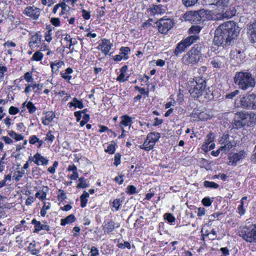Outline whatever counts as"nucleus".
Instances as JSON below:
<instances>
[{"label": "nucleus", "mask_w": 256, "mask_h": 256, "mask_svg": "<svg viewBox=\"0 0 256 256\" xmlns=\"http://www.w3.org/2000/svg\"><path fill=\"white\" fill-rule=\"evenodd\" d=\"M239 27L232 21L220 24L216 30L214 42L215 45L222 46L230 44L238 36Z\"/></svg>", "instance_id": "obj_1"}, {"label": "nucleus", "mask_w": 256, "mask_h": 256, "mask_svg": "<svg viewBox=\"0 0 256 256\" xmlns=\"http://www.w3.org/2000/svg\"><path fill=\"white\" fill-rule=\"evenodd\" d=\"M204 47L200 44H195L190 50L184 54L182 58V62L188 66H194L197 64L202 58V52Z\"/></svg>", "instance_id": "obj_2"}, {"label": "nucleus", "mask_w": 256, "mask_h": 256, "mask_svg": "<svg viewBox=\"0 0 256 256\" xmlns=\"http://www.w3.org/2000/svg\"><path fill=\"white\" fill-rule=\"evenodd\" d=\"M234 81L238 88L242 90H247L254 88L256 84L254 79L250 73L246 72H237Z\"/></svg>", "instance_id": "obj_3"}, {"label": "nucleus", "mask_w": 256, "mask_h": 256, "mask_svg": "<svg viewBox=\"0 0 256 256\" xmlns=\"http://www.w3.org/2000/svg\"><path fill=\"white\" fill-rule=\"evenodd\" d=\"M254 114H249L246 112H237L234 118V124L237 127H252L256 122Z\"/></svg>", "instance_id": "obj_4"}, {"label": "nucleus", "mask_w": 256, "mask_h": 256, "mask_svg": "<svg viewBox=\"0 0 256 256\" xmlns=\"http://www.w3.org/2000/svg\"><path fill=\"white\" fill-rule=\"evenodd\" d=\"M191 84L189 92L194 98H198L202 96L206 86V82L204 79L196 78V80L190 82Z\"/></svg>", "instance_id": "obj_5"}, {"label": "nucleus", "mask_w": 256, "mask_h": 256, "mask_svg": "<svg viewBox=\"0 0 256 256\" xmlns=\"http://www.w3.org/2000/svg\"><path fill=\"white\" fill-rule=\"evenodd\" d=\"M246 242L250 243L256 242V226L253 225L251 228H246L240 234Z\"/></svg>", "instance_id": "obj_6"}, {"label": "nucleus", "mask_w": 256, "mask_h": 256, "mask_svg": "<svg viewBox=\"0 0 256 256\" xmlns=\"http://www.w3.org/2000/svg\"><path fill=\"white\" fill-rule=\"evenodd\" d=\"M174 22L170 18L160 19L157 23L158 30L162 34H166L173 26Z\"/></svg>", "instance_id": "obj_7"}, {"label": "nucleus", "mask_w": 256, "mask_h": 256, "mask_svg": "<svg viewBox=\"0 0 256 256\" xmlns=\"http://www.w3.org/2000/svg\"><path fill=\"white\" fill-rule=\"evenodd\" d=\"M254 94H247L240 100V105L242 108H252L253 110V104L254 100Z\"/></svg>", "instance_id": "obj_8"}, {"label": "nucleus", "mask_w": 256, "mask_h": 256, "mask_svg": "<svg viewBox=\"0 0 256 256\" xmlns=\"http://www.w3.org/2000/svg\"><path fill=\"white\" fill-rule=\"evenodd\" d=\"M203 12L202 10L190 11L184 14V18L186 20L192 22L198 23L202 20V14Z\"/></svg>", "instance_id": "obj_9"}, {"label": "nucleus", "mask_w": 256, "mask_h": 256, "mask_svg": "<svg viewBox=\"0 0 256 256\" xmlns=\"http://www.w3.org/2000/svg\"><path fill=\"white\" fill-rule=\"evenodd\" d=\"M40 12V9L34 6L27 7L24 10V13L26 16L34 20H37L39 18Z\"/></svg>", "instance_id": "obj_10"}, {"label": "nucleus", "mask_w": 256, "mask_h": 256, "mask_svg": "<svg viewBox=\"0 0 256 256\" xmlns=\"http://www.w3.org/2000/svg\"><path fill=\"white\" fill-rule=\"evenodd\" d=\"M29 160L34 162L38 166H46L48 163V160L38 152L30 158Z\"/></svg>", "instance_id": "obj_11"}, {"label": "nucleus", "mask_w": 256, "mask_h": 256, "mask_svg": "<svg viewBox=\"0 0 256 256\" xmlns=\"http://www.w3.org/2000/svg\"><path fill=\"white\" fill-rule=\"evenodd\" d=\"M245 157V152L244 151H240L238 153H234L229 156V164L236 166L237 162Z\"/></svg>", "instance_id": "obj_12"}, {"label": "nucleus", "mask_w": 256, "mask_h": 256, "mask_svg": "<svg viewBox=\"0 0 256 256\" xmlns=\"http://www.w3.org/2000/svg\"><path fill=\"white\" fill-rule=\"evenodd\" d=\"M112 46V44L110 40H102V42L99 44L98 48L102 53L105 54H108Z\"/></svg>", "instance_id": "obj_13"}, {"label": "nucleus", "mask_w": 256, "mask_h": 256, "mask_svg": "<svg viewBox=\"0 0 256 256\" xmlns=\"http://www.w3.org/2000/svg\"><path fill=\"white\" fill-rule=\"evenodd\" d=\"M210 5L217 6L220 10H222L229 4V0H209Z\"/></svg>", "instance_id": "obj_14"}, {"label": "nucleus", "mask_w": 256, "mask_h": 256, "mask_svg": "<svg viewBox=\"0 0 256 256\" xmlns=\"http://www.w3.org/2000/svg\"><path fill=\"white\" fill-rule=\"evenodd\" d=\"M225 61L223 56H217L210 59V63L214 68H220Z\"/></svg>", "instance_id": "obj_15"}, {"label": "nucleus", "mask_w": 256, "mask_h": 256, "mask_svg": "<svg viewBox=\"0 0 256 256\" xmlns=\"http://www.w3.org/2000/svg\"><path fill=\"white\" fill-rule=\"evenodd\" d=\"M32 224L34 225L35 229L34 231V232H38L40 230H46L48 231L50 230V226L46 224H42L40 222L37 221L36 219H33L32 221Z\"/></svg>", "instance_id": "obj_16"}, {"label": "nucleus", "mask_w": 256, "mask_h": 256, "mask_svg": "<svg viewBox=\"0 0 256 256\" xmlns=\"http://www.w3.org/2000/svg\"><path fill=\"white\" fill-rule=\"evenodd\" d=\"M50 66L52 72L57 74L60 71V68L64 66V62L61 60H55L51 62Z\"/></svg>", "instance_id": "obj_17"}, {"label": "nucleus", "mask_w": 256, "mask_h": 256, "mask_svg": "<svg viewBox=\"0 0 256 256\" xmlns=\"http://www.w3.org/2000/svg\"><path fill=\"white\" fill-rule=\"evenodd\" d=\"M55 117L56 114L54 112L52 111L48 112L45 114L44 116L42 117V123L46 126H48L52 122Z\"/></svg>", "instance_id": "obj_18"}, {"label": "nucleus", "mask_w": 256, "mask_h": 256, "mask_svg": "<svg viewBox=\"0 0 256 256\" xmlns=\"http://www.w3.org/2000/svg\"><path fill=\"white\" fill-rule=\"evenodd\" d=\"M115 228V223L112 220H106L103 225V230L104 233H110Z\"/></svg>", "instance_id": "obj_19"}, {"label": "nucleus", "mask_w": 256, "mask_h": 256, "mask_svg": "<svg viewBox=\"0 0 256 256\" xmlns=\"http://www.w3.org/2000/svg\"><path fill=\"white\" fill-rule=\"evenodd\" d=\"M160 134L158 132H150L146 136L147 140H148L154 146L158 140L160 138Z\"/></svg>", "instance_id": "obj_20"}, {"label": "nucleus", "mask_w": 256, "mask_h": 256, "mask_svg": "<svg viewBox=\"0 0 256 256\" xmlns=\"http://www.w3.org/2000/svg\"><path fill=\"white\" fill-rule=\"evenodd\" d=\"M151 12L154 15L162 14L166 12V8L165 6L161 4L154 6L151 8Z\"/></svg>", "instance_id": "obj_21"}, {"label": "nucleus", "mask_w": 256, "mask_h": 256, "mask_svg": "<svg viewBox=\"0 0 256 256\" xmlns=\"http://www.w3.org/2000/svg\"><path fill=\"white\" fill-rule=\"evenodd\" d=\"M198 36L197 35L194 34L186 38V39L182 40V42L187 48L190 46L192 44L194 43L198 39Z\"/></svg>", "instance_id": "obj_22"}, {"label": "nucleus", "mask_w": 256, "mask_h": 256, "mask_svg": "<svg viewBox=\"0 0 256 256\" xmlns=\"http://www.w3.org/2000/svg\"><path fill=\"white\" fill-rule=\"evenodd\" d=\"M70 7L67 5L65 2H62V6L60 8V12H59V15L63 16L64 18H68V13L70 11Z\"/></svg>", "instance_id": "obj_23"}, {"label": "nucleus", "mask_w": 256, "mask_h": 256, "mask_svg": "<svg viewBox=\"0 0 256 256\" xmlns=\"http://www.w3.org/2000/svg\"><path fill=\"white\" fill-rule=\"evenodd\" d=\"M132 123V118L128 116H123L121 117L120 125L122 126H131Z\"/></svg>", "instance_id": "obj_24"}, {"label": "nucleus", "mask_w": 256, "mask_h": 256, "mask_svg": "<svg viewBox=\"0 0 256 256\" xmlns=\"http://www.w3.org/2000/svg\"><path fill=\"white\" fill-rule=\"evenodd\" d=\"M128 66H124L120 68V74L116 78V80L118 81L124 82L128 80V76H127L126 78H124Z\"/></svg>", "instance_id": "obj_25"}, {"label": "nucleus", "mask_w": 256, "mask_h": 256, "mask_svg": "<svg viewBox=\"0 0 256 256\" xmlns=\"http://www.w3.org/2000/svg\"><path fill=\"white\" fill-rule=\"evenodd\" d=\"M41 39L40 36L36 34L32 36L29 44L30 47H34L35 45L38 46L40 43Z\"/></svg>", "instance_id": "obj_26"}, {"label": "nucleus", "mask_w": 256, "mask_h": 256, "mask_svg": "<svg viewBox=\"0 0 256 256\" xmlns=\"http://www.w3.org/2000/svg\"><path fill=\"white\" fill-rule=\"evenodd\" d=\"M76 220V218L73 214H71L65 218H62L60 220V224L62 226H66V224H71Z\"/></svg>", "instance_id": "obj_27"}, {"label": "nucleus", "mask_w": 256, "mask_h": 256, "mask_svg": "<svg viewBox=\"0 0 256 256\" xmlns=\"http://www.w3.org/2000/svg\"><path fill=\"white\" fill-rule=\"evenodd\" d=\"M86 110V109H85L82 112H75L74 115L77 118V119L79 120V117H82V120L85 121V122H87L90 118V116L85 113V111Z\"/></svg>", "instance_id": "obj_28"}, {"label": "nucleus", "mask_w": 256, "mask_h": 256, "mask_svg": "<svg viewBox=\"0 0 256 256\" xmlns=\"http://www.w3.org/2000/svg\"><path fill=\"white\" fill-rule=\"evenodd\" d=\"M186 48L181 41L178 44L176 47V48L174 54L176 56H178L179 54L184 52Z\"/></svg>", "instance_id": "obj_29"}, {"label": "nucleus", "mask_w": 256, "mask_h": 256, "mask_svg": "<svg viewBox=\"0 0 256 256\" xmlns=\"http://www.w3.org/2000/svg\"><path fill=\"white\" fill-rule=\"evenodd\" d=\"M70 107L74 106L75 108H84V104L82 100H78L77 98H74L72 102L69 103Z\"/></svg>", "instance_id": "obj_30"}, {"label": "nucleus", "mask_w": 256, "mask_h": 256, "mask_svg": "<svg viewBox=\"0 0 256 256\" xmlns=\"http://www.w3.org/2000/svg\"><path fill=\"white\" fill-rule=\"evenodd\" d=\"M150 142L148 140H147V138L144 140V144L140 146V148L142 150H144L146 151H149L152 150L154 146L150 143Z\"/></svg>", "instance_id": "obj_31"}, {"label": "nucleus", "mask_w": 256, "mask_h": 256, "mask_svg": "<svg viewBox=\"0 0 256 256\" xmlns=\"http://www.w3.org/2000/svg\"><path fill=\"white\" fill-rule=\"evenodd\" d=\"M73 72V70L70 68H68L66 70L65 72H62L61 76L66 80H70L72 76L70 75Z\"/></svg>", "instance_id": "obj_32"}, {"label": "nucleus", "mask_w": 256, "mask_h": 256, "mask_svg": "<svg viewBox=\"0 0 256 256\" xmlns=\"http://www.w3.org/2000/svg\"><path fill=\"white\" fill-rule=\"evenodd\" d=\"M79 183L77 185V188H84L89 186L87 184L86 180L84 177H81L78 178Z\"/></svg>", "instance_id": "obj_33"}, {"label": "nucleus", "mask_w": 256, "mask_h": 256, "mask_svg": "<svg viewBox=\"0 0 256 256\" xmlns=\"http://www.w3.org/2000/svg\"><path fill=\"white\" fill-rule=\"evenodd\" d=\"M204 186L206 188L216 189L219 187V185L214 182L204 181Z\"/></svg>", "instance_id": "obj_34"}, {"label": "nucleus", "mask_w": 256, "mask_h": 256, "mask_svg": "<svg viewBox=\"0 0 256 256\" xmlns=\"http://www.w3.org/2000/svg\"><path fill=\"white\" fill-rule=\"evenodd\" d=\"M198 0H182L183 4L186 7H191L197 4Z\"/></svg>", "instance_id": "obj_35"}, {"label": "nucleus", "mask_w": 256, "mask_h": 256, "mask_svg": "<svg viewBox=\"0 0 256 256\" xmlns=\"http://www.w3.org/2000/svg\"><path fill=\"white\" fill-rule=\"evenodd\" d=\"M44 54L40 51L36 52L33 54L32 60L35 61H40L42 59Z\"/></svg>", "instance_id": "obj_36"}, {"label": "nucleus", "mask_w": 256, "mask_h": 256, "mask_svg": "<svg viewBox=\"0 0 256 256\" xmlns=\"http://www.w3.org/2000/svg\"><path fill=\"white\" fill-rule=\"evenodd\" d=\"M120 54L123 56L124 58V60L128 59V57L126 56L129 52H130V49L128 47H122L120 49Z\"/></svg>", "instance_id": "obj_37"}, {"label": "nucleus", "mask_w": 256, "mask_h": 256, "mask_svg": "<svg viewBox=\"0 0 256 256\" xmlns=\"http://www.w3.org/2000/svg\"><path fill=\"white\" fill-rule=\"evenodd\" d=\"M28 250L33 255H36L40 252L39 250L35 248V244L32 243L30 244L28 247Z\"/></svg>", "instance_id": "obj_38"}, {"label": "nucleus", "mask_w": 256, "mask_h": 256, "mask_svg": "<svg viewBox=\"0 0 256 256\" xmlns=\"http://www.w3.org/2000/svg\"><path fill=\"white\" fill-rule=\"evenodd\" d=\"M122 200L119 198L115 199L112 202V206L115 208V210L118 211L119 210L120 206H122Z\"/></svg>", "instance_id": "obj_39"}, {"label": "nucleus", "mask_w": 256, "mask_h": 256, "mask_svg": "<svg viewBox=\"0 0 256 256\" xmlns=\"http://www.w3.org/2000/svg\"><path fill=\"white\" fill-rule=\"evenodd\" d=\"M126 192L130 194H134L137 193L136 188L133 185H130L126 188Z\"/></svg>", "instance_id": "obj_40"}, {"label": "nucleus", "mask_w": 256, "mask_h": 256, "mask_svg": "<svg viewBox=\"0 0 256 256\" xmlns=\"http://www.w3.org/2000/svg\"><path fill=\"white\" fill-rule=\"evenodd\" d=\"M40 86V84H28L24 92L26 93H28L32 90H34L36 88H38Z\"/></svg>", "instance_id": "obj_41"}, {"label": "nucleus", "mask_w": 256, "mask_h": 256, "mask_svg": "<svg viewBox=\"0 0 256 256\" xmlns=\"http://www.w3.org/2000/svg\"><path fill=\"white\" fill-rule=\"evenodd\" d=\"M164 218L166 219L168 222L172 223L176 220L174 216L170 213H166L164 215Z\"/></svg>", "instance_id": "obj_42"}, {"label": "nucleus", "mask_w": 256, "mask_h": 256, "mask_svg": "<svg viewBox=\"0 0 256 256\" xmlns=\"http://www.w3.org/2000/svg\"><path fill=\"white\" fill-rule=\"evenodd\" d=\"M100 254L98 249L95 246H92L88 256H98Z\"/></svg>", "instance_id": "obj_43"}, {"label": "nucleus", "mask_w": 256, "mask_h": 256, "mask_svg": "<svg viewBox=\"0 0 256 256\" xmlns=\"http://www.w3.org/2000/svg\"><path fill=\"white\" fill-rule=\"evenodd\" d=\"M59 194L58 196V200H64L67 198L66 192L64 190H60Z\"/></svg>", "instance_id": "obj_44"}, {"label": "nucleus", "mask_w": 256, "mask_h": 256, "mask_svg": "<svg viewBox=\"0 0 256 256\" xmlns=\"http://www.w3.org/2000/svg\"><path fill=\"white\" fill-rule=\"evenodd\" d=\"M121 154L120 153H116L115 154L114 157V164L116 166H118V165L120 164L121 160Z\"/></svg>", "instance_id": "obj_45"}, {"label": "nucleus", "mask_w": 256, "mask_h": 256, "mask_svg": "<svg viewBox=\"0 0 256 256\" xmlns=\"http://www.w3.org/2000/svg\"><path fill=\"white\" fill-rule=\"evenodd\" d=\"M26 108L30 113H34L36 111V108L34 104L30 102H29L26 104Z\"/></svg>", "instance_id": "obj_46"}, {"label": "nucleus", "mask_w": 256, "mask_h": 256, "mask_svg": "<svg viewBox=\"0 0 256 256\" xmlns=\"http://www.w3.org/2000/svg\"><path fill=\"white\" fill-rule=\"evenodd\" d=\"M116 150V148L114 145L112 144H109L107 148L105 149V152L110 154H113L114 153Z\"/></svg>", "instance_id": "obj_47"}, {"label": "nucleus", "mask_w": 256, "mask_h": 256, "mask_svg": "<svg viewBox=\"0 0 256 256\" xmlns=\"http://www.w3.org/2000/svg\"><path fill=\"white\" fill-rule=\"evenodd\" d=\"M200 30H201L200 27L198 26H192L190 28V32L192 34H194L198 33L200 31Z\"/></svg>", "instance_id": "obj_48"}, {"label": "nucleus", "mask_w": 256, "mask_h": 256, "mask_svg": "<svg viewBox=\"0 0 256 256\" xmlns=\"http://www.w3.org/2000/svg\"><path fill=\"white\" fill-rule=\"evenodd\" d=\"M118 247L122 249H124L126 248L128 250L130 249V244L128 242H124V243H120L118 245Z\"/></svg>", "instance_id": "obj_49"}, {"label": "nucleus", "mask_w": 256, "mask_h": 256, "mask_svg": "<svg viewBox=\"0 0 256 256\" xmlns=\"http://www.w3.org/2000/svg\"><path fill=\"white\" fill-rule=\"evenodd\" d=\"M52 32L51 30H48L45 33V40L48 42H50L52 40Z\"/></svg>", "instance_id": "obj_50"}, {"label": "nucleus", "mask_w": 256, "mask_h": 256, "mask_svg": "<svg viewBox=\"0 0 256 256\" xmlns=\"http://www.w3.org/2000/svg\"><path fill=\"white\" fill-rule=\"evenodd\" d=\"M238 211L240 216H242L245 214L246 210L244 208V202H240V204L238 206Z\"/></svg>", "instance_id": "obj_51"}, {"label": "nucleus", "mask_w": 256, "mask_h": 256, "mask_svg": "<svg viewBox=\"0 0 256 256\" xmlns=\"http://www.w3.org/2000/svg\"><path fill=\"white\" fill-rule=\"evenodd\" d=\"M212 201L211 200L210 198L208 197L204 198L202 200V204L206 206H210L212 204Z\"/></svg>", "instance_id": "obj_52"}, {"label": "nucleus", "mask_w": 256, "mask_h": 256, "mask_svg": "<svg viewBox=\"0 0 256 256\" xmlns=\"http://www.w3.org/2000/svg\"><path fill=\"white\" fill-rule=\"evenodd\" d=\"M226 148V146H220L218 150H217L216 151H212L211 152V154L214 156H217L220 154V152L222 150H224V149H225Z\"/></svg>", "instance_id": "obj_53"}, {"label": "nucleus", "mask_w": 256, "mask_h": 256, "mask_svg": "<svg viewBox=\"0 0 256 256\" xmlns=\"http://www.w3.org/2000/svg\"><path fill=\"white\" fill-rule=\"evenodd\" d=\"M58 166V162L56 161L54 162L53 166L52 167L49 168L48 170L51 174H54L56 172V169Z\"/></svg>", "instance_id": "obj_54"}, {"label": "nucleus", "mask_w": 256, "mask_h": 256, "mask_svg": "<svg viewBox=\"0 0 256 256\" xmlns=\"http://www.w3.org/2000/svg\"><path fill=\"white\" fill-rule=\"evenodd\" d=\"M198 110L194 111L191 115V118L192 120H199V116H198Z\"/></svg>", "instance_id": "obj_55"}, {"label": "nucleus", "mask_w": 256, "mask_h": 256, "mask_svg": "<svg viewBox=\"0 0 256 256\" xmlns=\"http://www.w3.org/2000/svg\"><path fill=\"white\" fill-rule=\"evenodd\" d=\"M50 22L52 24V25L55 26H60V20L58 18H52L50 20Z\"/></svg>", "instance_id": "obj_56"}, {"label": "nucleus", "mask_w": 256, "mask_h": 256, "mask_svg": "<svg viewBox=\"0 0 256 256\" xmlns=\"http://www.w3.org/2000/svg\"><path fill=\"white\" fill-rule=\"evenodd\" d=\"M198 116L199 120H207L208 118V116L204 112H198Z\"/></svg>", "instance_id": "obj_57"}, {"label": "nucleus", "mask_w": 256, "mask_h": 256, "mask_svg": "<svg viewBox=\"0 0 256 256\" xmlns=\"http://www.w3.org/2000/svg\"><path fill=\"white\" fill-rule=\"evenodd\" d=\"M239 93V91L238 90H236L233 92H230L229 94L226 95V98L232 99L236 95H237Z\"/></svg>", "instance_id": "obj_58"}, {"label": "nucleus", "mask_w": 256, "mask_h": 256, "mask_svg": "<svg viewBox=\"0 0 256 256\" xmlns=\"http://www.w3.org/2000/svg\"><path fill=\"white\" fill-rule=\"evenodd\" d=\"M46 195L45 192H42V193L38 192L36 194V196L41 200H44L46 198Z\"/></svg>", "instance_id": "obj_59"}, {"label": "nucleus", "mask_w": 256, "mask_h": 256, "mask_svg": "<svg viewBox=\"0 0 256 256\" xmlns=\"http://www.w3.org/2000/svg\"><path fill=\"white\" fill-rule=\"evenodd\" d=\"M124 175H121L120 176H116L114 180L115 182H118L119 184H122L124 182L123 177Z\"/></svg>", "instance_id": "obj_60"}, {"label": "nucleus", "mask_w": 256, "mask_h": 256, "mask_svg": "<svg viewBox=\"0 0 256 256\" xmlns=\"http://www.w3.org/2000/svg\"><path fill=\"white\" fill-rule=\"evenodd\" d=\"M62 6V2L56 4L54 6V7L52 12L56 14L58 11L60 12V8Z\"/></svg>", "instance_id": "obj_61"}, {"label": "nucleus", "mask_w": 256, "mask_h": 256, "mask_svg": "<svg viewBox=\"0 0 256 256\" xmlns=\"http://www.w3.org/2000/svg\"><path fill=\"white\" fill-rule=\"evenodd\" d=\"M82 16L84 19L88 20L90 18V13L86 11L85 10H82Z\"/></svg>", "instance_id": "obj_62"}, {"label": "nucleus", "mask_w": 256, "mask_h": 256, "mask_svg": "<svg viewBox=\"0 0 256 256\" xmlns=\"http://www.w3.org/2000/svg\"><path fill=\"white\" fill-rule=\"evenodd\" d=\"M67 170L72 172V173L78 172V169L76 166L74 164H72L68 166Z\"/></svg>", "instance_id": "obj_63"}, {"label": "nucleus", "mask_w": 256, "mask_h": 256, "mask_svg": "<svg viewBox=\"0 0 256 256\" xmlns=\"http://www.w3.org/2000/svg\"><path fill=\"white\" fill-rule=\"evenodd\" d=\"M220 250L224 256H228L230 255L229 250L226 247L222 248L220 249Z\"/></svg>", "instance_id": "obj_64"}]
</instances>
